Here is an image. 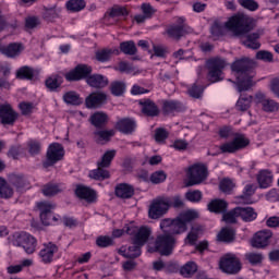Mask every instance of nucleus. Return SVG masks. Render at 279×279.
I'll return each instance as SVG.
<instances>
[{
	"label": "nucleus",
	"instance_id": "nucleus-13",
	"mask_svg": "<svg viewBox=\"0 0 279 279\" xmlns=\"http://www.w3.org/2000/svg\"><path fill=\"white\" fill-rule=\"evenodd\" d=\"M93 73V68L86 64H78L72 71L65 74L66 82H80Z\"/></svg>",
	"mask_w": 279,
	"mask_h": 279
},
{
	"label": "nucleus",
	"instance_id": "nucleus-50",
	"mask_svg": "<svg viewBox=\"0 0 279 279\" xmlns=\"http://www.w3.org/2000/svg\"><path fill=\"white\" fill-rule=\"evenodd\" d=\"M141 247L142 245L134 244L129 246L126 253H123L124 258H138L141 256Z\"/></svg>",
	"mask_w": 279,
	"mask_h": 279
},
{
	"label": "nucleus",
	"instance_id": "nucleus-60",
	"mask_svg": "<svg viewBox=\"0 0 279 279\" xmlns=\"http://www.w3.org/2000/svg\"><path fill=\"white\" fill-rule=\"evenodd\" d=\"M236 217H239V213H236V207H235L229 213L223 214L222 221L226 223H236Z\"/></svg>",
	"mask_w": 279,
	"mask_h": 279
},
{
	"label": "nucleus",
	"instance_id": "nucleus-48",
	"mask_svg": "<svg viewBox=\"0 0 279 279\" xmlns=\"http://www.w3.org/2000/svg\"><path fill=\"white\" fill-rule=\"evenodd\" d=\"M94 135L96 143H104V141H110L114 136V131H96Z\"/></svg>",
	"mask_w": 279,
	"mask_h": 279
},
{
	"label": "nucleus",
	"instance_id": "nucleus-30",
	"mask_svg": "<svg viewBox=\"0 0 279 279\" xmlns=\"http://www.w3.org/2000/svg\"><path fill=\"white\" fill-rule=\"evenodd\" d=\"M236 236V231L232 227H225L218 233V241L222 243H232Z\"/></svg>",
	"mask_w": 279,
	"mask_h": 279
},
{
	"label": "nucleus",
	"instance_id": "nucleus-23",
	"mask_svg": "<svg viewBox=\"0 0 279 279\" xmlns=\"http://www.w3.org/2000/svg\"><path fill=\"white\" fill-rule=\"evenodd\" d=\"M252 101H254V96L250 94H241L235 104V110L239 112H247V109L252 108Z\"/></svg>",
	"mask_w": 279,
	"mask_h": 279
},
{
	"label": "nucleus",
	"instance_id": "nucleus-45",
	"mask_svg": "<svg viewBox=\"0 0 279 279\" xmlns=\"http://www.w3.org/2000/svg\"><path fill=\"white\" fill-rule=\"evenodd\" d=\"M66 8L70 12H82L86 8V1L84 0H69Z\"/></svg>",
	"mask_w": 279,
	"mask_h": 279
},
{
	"label": "nucleus",
	"instance_id": "nucleus-21",
	"mask_svg": "<svg viewBox=\"0 0 279 279\" xmlns=\"http://www.w3.org/2000/svg\"><path fill=\"white\" fill-rule=\"evenodd\" d=\"M256 178L259 189H269L274 182V174L268 169L259 170Z\"/></svg>",
	"mask_w": 279,
	"mask_h": 279
},
{
	"label": "nucleus",
	"instance_id": "nucleus-35",
	"mask_svg": "<svg viewBox=\"0 0 279 279\" xmlns=\"http://www.w3.org/2000/svg\"><path fill=\"white\" fill-rule=\"evenodd\" d=\"M106 167L98 166L97 169H94L89 172V178L92 180H97L99 182H104V180H108L110 178V171L106 170Z\"/></svg>",
	"mask_w": 279,
	"mask_h": 279
},
{
	"label": "nucleus",
	"instance_id": "nucleus-59",
	"mask_svg": "<svg viewBox=\"0 0 279 279\" xmlns=\"http://www.w3.org/2000/svg\"><path fill=\"white\" fill-rule=\"evenodd\" d=\"M113 243L114 241L112 238L108 235H100L96 239V245H98V247H110V245H113Z\"/></svg>",
	"mask_w": 279,
	"mask_h": 279
},
{
	"label": "nucleus",
	"instance_id": "nucleus-22",
	"mask_svg": "<svg viewBox=\"0 0 279 279\" xmlns=\"http://www.w3.org/2000/svg\"><path fill=\"white\" fill-rule=\"evenodd\" d=\"M149 236H151V228L141 227L133 238V243L143 247L149 241Z\"/></svg>",
	"mask_w": 279,
	"mask_h": 279
},
{
	"label": "nucleus",
	"instance_id": "nucleus-32",
	"mask_svg": "<svg viewBox=\"0 0 279 279\" xmlns=\"http://www.w3.org/2000/svg\"><path fill=\"white\" fill-rule=\"evenodd\" d=\"M128 85L123 81H113L110 83L109 89L113 97H123L125 95V90Z\"/></svg>",
	"mask_w": 279,
	"mask_h": 279
},
{
	"label": "nucleus",
	"instance_id": "nucleus-28",
	"mask_svg": "<svg viewBox=\"0 0 279 279\" xmlns=\"http://www.w3.org/2000/svg\"><path fill=\"white\" fill-rule=\"evenodd\" d=\"M10 182L12 186L16 189V191H25V189H29V181L22 174H13L10 178Z\"/></svg>",
	"mask_w": 279,
	"mask_h": 279
},
{
	"label": "nucleus",
	"instance_id": "nucleus-6",
	"mask_svg": "<svg viewBox=\"0 0 279 279\" xmlns=\"http://www.w3.org/2000/svg\"><path fill=\"white\" fill-rule=\"evenodd\" d=\"M219 267L223 274L236 276L243 269V264L235 254L228 253L220 258Z\"/></svg>",
	"mask_w": 279,
	"mask_h": 279
},
{
	"label": "nucleus",
	"instance_id": "nucleus-42",
	"mask_svg": "<svg viewBox=\"0 0 279 279\" xmlns=\"http://www.w3.org/2000/svg\"><path fill=\"white\" fill-rule=\"evenodd\" d=\"M89 121L95 128H104L108 121V116L102 112H96L90 117Z\"/></svg>",
	"mask_w": 279,
	"mask_h": 279
},
{
	"label": "nucleus",
	"instance_id": "nucleus-14",
	"mask_svg": "<svg viewBox=\"0 0 279 279\" xmlns=\"http://www.w3.org/2000/svg\"><path fill=\"white\" fill-rule=\"evenodd\" d=\"M19 119V113L12 109L10 104L0 105V121L2 125H14Z\"/></svg>",
	"mask_w": 279,
	"mask_h": 279
},
{
	"label": "nucleus",
	"instance_id": "nucleus-17",
	"mask_svg": "<svg viewBox=\"0 0 279 279\" xmlns=\"http://www.w3.org/2000/svg\"><path fill=\"white\" fill-rule=\"evenodd\" d=\"M106 101H108V96L104 92L92 93L85 99L87 108H101Z\"/></svg>",
	"mask_w": 279,
	"mask_h": 279
},
{
	"label": "nucleus",
	"instance_id": "nucleus-36",
	"mask_svg": "<svg viewBox=\"0 0 279 279\" xmlns=\"http://www.w3.org/2000/svg\"><path fill=\"white\" fill-rule=\"evenodd\" d=\"M63 101L68 104V106H82L84 100L80 97V94L76 92H66L63 95Z\"/></svg>",
	"mask_w": 279,
	"mask_h": 279
},
{
	"label": "nucleus",
	"instance_id": "nucleus-31",
	"mask_svg": "<svg viewBox=\"0 0 279 279\" xmlns=\"http://www.w3.org/2000/svg\"><path fill=\"white\" fill-rule=\"evenodd\" d=\"M167 34L170 38H173V40H180L182 36H186V27L182 24H173L167 29Z\"/></svg>",
	"mask_w": 279,
	"mask_h": 279
},
{
	"label": "nucleus",
	"instance_id": "nucleus-34",
	"mask_svg": "<svg viewBox=\"0 0 279 279\" xmlns=\"http://www.w3.org/2000/svg\"><path fill=\"white\" fill-rule=\"evenodd\" d=\"M256 193V185L255 184H246L243 191V194L238 196V204H251L250 197Z\"/></svg>",
	"mask_w": 279,
	"mask_h": 279
},
{
	"label": "nucleus",
	"instance_id": "nucleus-56",
	"mask_svg": "<svg viewBox=\"0 0 279 279\" xmlns=\"http://www.w3.org/2000/svg\"><path fill=\"white\" fill-rule=\"evenodd\" d=\"M238 3H240L244 10H248L250 12H256L259 8L258 2L255 0H238Z\"/></svg>",
	"mask_w": 279,
	"mask_h": 279
},
{
	"label": "nucleus",
	"instance_id": "nucleus-52",
	"mask_svg": "<svg viewBox=\"0 0 279 279\" xmlns=\"http://www.w3.org/2000/svg\"><path fill=\"white\" fill-rule=\"evenodd\" d=\"M202 197L203 194L199 190H193L185 193V199H187V202H192L193 204L202 202Z\"/></svg>",
	"mask_w": 279,
	"mask_h": 279
},
{
	"label": "nucleus",
	"instance_id": "nucleus-27",
	"mask_svg": "<svg viewBox=\"0 0 279 279\" xmlns=\"http://www.w3.org/2000/svg\"><path fill=\"white\" fill-rule=\"evenodd\" d=\"M116 195L121 199H130L134 195V187L126 183H120L116 186Z\"/></svg>",
	"mask_w": 279,
	"mask_h": 279
},
{
	"label": "nucleus",
	"instance_id": "nucleus-33",
	"mask_svg": "<svg viewBox=\"0 0 279 279\" xmlns=\"http://www.w3.org/2000/svg\"><path fill=\"white\" fill-rule=\"evenodd\" d=\"M24 49L25 47L21 44L12 43L5 47L4 56L7 58H19V56H21V52H23Z\"/></svg>",
	"mask_w": 279,
	"mask_h": 279
},
{
	"label": "nucleus",
	"instance_id": "nucleus-54",
	"mask_svg": "<svg viewBox=\"0 0 279 279\" xmlns=\"http://www.w3.org/2000/svg\"><path fill=\"white\" fill-rule=\"evenodd\" d=\"M165 199L168 201V208H184V201H182V197L177 195L172 197H165Z\"/></svg>",
	"mask_w": 279,
	"mask_h": 279
},
{
	"label": "nucleus",
	"instance_id": "nucleus-10",
	"mask_svg": "<svg viewBox=\"0 0 279 279\" xmlns=\"http://www.w3.org/2000/svg\"><path fill=\"white\" fill-rule=\"evenodd\" d=\"M62 158H64V147L61 146L60 143H52L48 147L44 167L46 169L48 167H53V165H56V162H59V160H62Z\"/></svg>",
	"mask_w": 279,
	"mask_h": 279
},
{
	"label": "nucleus",
	"instance_id": "nucleus-37",
	"mask_svg": "<svg viewBox=\"0 0 279 279\" xmlns=\"http://www.w3.org/2000/svg\"><path fill=\"white\" fill-rule=\"evenodd\" d=\"M128 14H130V12H128L125 7L114 5L105 14V19H119L121 16H128Z\"/></svg>",
	"mask_w": 279,
	"mask_h": 279
},
{
	"label": "nucleus",
	"instance_id": "nucleus-7",
	"mask_svg": "<svg viewBox=\"0 0 279 279\" xmlns=\"http://www.w3.org/2000/svg\"><path fill=\"white\" fill-rule=\"evenodd\" d=\"M208 178V168L204 163H195L187 170V182L185 186L202 184Z\"/></svg>",
	"mask_w": 279,
	"mask_h": 279
},
{
	"label": "nucleus",
	"instance_id": "nucleus-12",
	"mask_svg": "<svg viewBox=\"0 0 279 279\" xmlns=\"http://www.w3.org/2000/svg\"><path fill=\"white\" fill-rule=\"evenodd\" d=\"M169 210V201L165 197L157 198L153 201L149 210L148 217L150 219H160L163 215H167Z\"/></svg>",
	"mask_w": 279,
	"mask_h": 279
},
{
	"label": "nucleus",
	"instance_id": "nucleus-61",
	"mask_svg": "<svg viewBox=\"0 0 279 279\" xmlns=\"http://www.w3.org/2000/svg\"><path fill=\"white\" fill-rule=\"evenodd\" d=\"M43 19L45 21H53L54 19H58V11L53 8H45L43 12Z\"/></svg>",
	"mask_w": 279,
	"mask_h": 279
},
{
	"label": "nucleus",
	"instance_id": "nucleus-29",
	"mask_svg": "<svg viewBox=\"0 0 279 279\" xmlns=\"http://www.w3.org/2000/svg\"><path fill=\"white\" fill-rule=\"evenodd\" d=\"M235 211L245 222L254 221L258 214L252 207H236Z\"/></svg>",
	"mask_w": 279,
	"mask_h": 279
},
{
	"label": "nucleus",
	"instance_id": "nucleus-40",
	"mask_svg": "<svg viewBox=\"0 0 279 279\" xmlns=\"http://www.w3.org/2000/svg\"><path fill=\"white\" fill-rule=\"evenodd\" d=\"M114 156H117L116 149L107 150L97 162V167H110V165H112V160H114Z\"/></svg>",
	"mask_w": 279,
	"mask_h": 279
},
{
	"label": "nucleus",
	"instance_id": "nucleus-53",
	"mask_svg": "<svg viewBox=\"0 0 279 279\" xmlns=\"http://www.w3.org/2000/svg\"><path fill=\"white\" fill-rule=\"evenodd\" d=\"M8 27H11V29H16V27H19V22L14 21L9 23L5 15H3V13L0 11V32L8 29Z\"/></svg>",
	"mask_w": 279,
	"mask_h": 279
},
{
	"label": "nucleus",
	"instance_id": "nucleus-18",
	"mask_svg": "<svg viewBox=\"0 0 279 279\" xmlns=\"http://www.w3.org/2000/svg\"><path fill=\"white\" fill-rule=\"evenodd\" d=\"M116 130L121 134H134L136 131V121L132 118H122L116 123Z\"/></svg>",
	"mask_w": 279,
	"mask_h": 279
},
{
	"label": "nucleus",
	"instance_id": "nucleus-57",
	"mask_svg": "<svg viewBox=\"0 0 279 279\" xmlns=\"http://www.w3.org/2000/svg\"><path fill=\"white\" fill-rule=\"evenodd\" d=\"M165 180H167V173L162 170L155 171L150 174V182L153 184H161Z\"/></svg>",
	"mask_w": 279,
	"mask_h": 279
},
{
	"label": "nucleus",
	"instance_id": "nucleus-58",
	"mask_svg": "<svg viewBox=\"0 0 279 279\" xmlns=\"http://www.w3.org/2000/svg\"><path fill=\"white\" fill-rule=\"evenodd\" d=\"M245 258L251 265H260L264 257L260 253H246Z\"/></svg>",
	"mask_w": 279,
	"mask_h": 279
},
{
	"label": "nucleus",
	"instance_id": "nucleus-46",
	"mask_svg": "<svg viewBox=\"0 0 279 279\" xmlns=\"http://www.w3.org/2000/svg\"><path fill=\"white\" fill-rule=\"evenodd\" d=\"M62 187L57 184H47L43 187V194L45 197H53L54 195H58V193H62Z\"/></svg>",
	"mask_w": 279,
	"mask_h": 279
},
{
	"label": "nucleus",
	"instance_id": "nucleus-20",
	"mask_svg": "<svg viewBox=\"0 0 279 279\" xmlns=\"http://www.w3.org/2000/svg\"><path fill=\"white\" fill-rule=\"evenodd\" d=\"M140 106H142V112L146 117H158L160 114V109L151 99L141 100Z\"/></svg>",
	"mask_w": 279,
	"mask_h": 279
},
{
	"label": "nucleus",
	"instance_id": "nucleus-11",
	"mask_svg": "<svg viewBox=\"0 0 279 279\" xmlns=\"http://www.w3.org/2000/svg\"><path fill=\"white\" fill-rule=\"evenodd\" d=\"M250 145V140H247L244 135H236L233 141L229 143H225L220 146V151L222 154H234L239 151V149H244Z\"/></svg>",
	"mask_w": 279,
	"mask_h": 279
},
{
	"label": "nucleus",
	"instance_id": "nucleus-1",
	"mask_svg": "<svg viewBox=\"0 0 279 279\" xmlns=\"http://www.w3.org/2000/svg\"><path fill=\"white\" fill-rule=\"evenodd\" d=\"M225 27L235 38H242L241 44L247 49H260V43H258L260 34H258V32L250 34V32L256 28L254 19L248 15L236 14L229 17L225 23Z\"/></svg>",
	"mask_w": 279,
	"mask_h": 279
},
{
	"label": "nucleus",
	"instance_id": "nucleus-49",
	"mask_svg": "<svg viewBox=\"0 0 279 279\" xmlns=\"http://www.w3.org/2000/svg\"><path fill=\"white\" fill-rule=\"evenodd\" d=\"M262 110L268 113L278 112L279 104L276 100L268 98L262 106Z\"/></svg>",
	"mask_w": 279,
	"mask_h": 279
},
{
	"label": "nucleus",
	"instance_id": "nucleus-16",
	"mask_svg": "<svg viewBox=\"0 0 279 279\" xmlns=\"http://www.w3.org/2000/svg\"><path fill=\"white\" fill-rule=\"evenodd\" d=\"M75 195L78 199H85L88 204H95L97 202V192L88 186L77 185Z\"/></svg>",
	"mask_w": 279,
	"mask_h": 279
},
{
	"label": "nucleus",
	"instance_id": "nucleus-44",
	"mask_svg": "<svg viewBox=\"0 0 279 279\" xmlns=\"http://www.w3.org/2000/svg\"><path fill=\"white\" fill-rule=\"evenodd\" d=\"M12 195H14L12 187L8 185L4 179L0 178V197L2 199H10Z\"/></svg>",
	"mask_w": 279,
	"mask_h": 279
},
{
	"label": "nucleus",
	"instance_id": "nucleus-19",
	"mask_svg": "<svg viewBox=\"0 0 279 279\" xmlns=\"http://www.w3.org/2000/svg\"><path fill=\"white\" fill-rule=\"evenodd\" d=\"M58 252V246L51 242L45 244V247L39 252V257L41 260L49 265V263L53 262V254Z\"/></svg>",
	"mask_w": 279,
	"mask_h": 279
},
{
	"label": "nucleus",
	"instance_id": "nucleus-24",
	"mask_svg": "<svg viewBox=\"0 0 279 279\" xmlns=\"http://www.w3.org/2000/svg\"><path fill=\"white\" fill-rule=\"evenodd\" d=\"M184 106L178 100H165L162 104L163 114H173V112H182Z\"/></svg>",
	"mask_w": 279,
	"mask_h": 279
},
{
	"label": "nucleus",
	"instance_id": "nucleus-2",
	"mask_svg": "<svg viewBox=\"0 0 279 279\" xmlns=\"http://www.w3.org/2000/svg\"><path fill=\"white\" fill-rule=\"evenodd\" d=\"M254 61L250 58H241L235 60L231 64V71L235 73L238 83V92L245 93V90H250L254 84L252 80L254 78Z\"/></svg>",
	"mask_w": 279,
	"mask_h": 279
},
{
	"label": "nucleus",
	"instance_id": "nucleus-47",
	"mask_svg": "<svg viewBox=\"0 0 279 279\" xmlns=\"http://www.w3.org/2000/svg\"><path fill=\"white\" fill-rule=\"evenodd\" d=\"M112 53H117L119 56V50H112V49H105L96 52V60L98 62H108L110 58H112Z\"/></svg>",
	"mask_w": 279,
	"mask_h": 279
},
{
	"label": "nucleus",
	"instance_id": "nucleus-64",
	"mask_svg": "<svg viewBox=\"0 0 279 279\" xmlns=\"http://www.w3.org/2000/svg\"><path fill=\"white\" fill-rule=\"evenodd\" d=\"M141 10L143 14L146 15L148 19H151V16H154V14L156 13V9L149 3H143Z\"/></svg>",
	"mask_w": 279,
	"mask_h": 279
},
{
	"label": "nucleus",
	"instance_id": "nucleus-39",
	"mask_svg": "<svg viewBox=\"0 0 279 279\" xmlns=\"http://www.w3.org/2000/svg\"><path fill=\"white\" fill-rule=\"evenodd\" d=\"M120 51L125 56H136L138 49L133 40H129L120 44Z\"/></svg>",
	"mask_w": 279,
	"mask_h": 279
},
{
	"label": "nucleus",
	"instance_id": "nucleus-38",
	"mask_svg": "<svg viewBox=\"0 0 279 279\" xmlns=\"http://www.w3.org/2000/svg\"><path fill=\"white\" fill-rule=\"evenodd\" d=\"M16 77L17 80H34V77H36V71L25 65L17 70Z\"/></svg>",
	"mask_w": 279,
	"mask_h": 279
},
{
	"label": "nucleus",
	"instance_id": "nucleus-4",
	"mask_svg": "<svg viewBox=\"0 0 279 279\" xmlns=\"http://www.w3.org/2000/svg\"><path fill=\"white\" fill-rule=\"evenodd\" d=\"M208 70L207 80L211 84L223 82V69L228 66V61L221 57H213L206 61Z\"/></svg>",
	"mask_w": 279,
	"mask_h": 279
},
{
	"label": "nucleus",
	"instance_id": "nucleus-9",
	"mask_svg": "<svg viewBox=\"0 0 279 279\" xmlns=\"http://www.w3.org/2000/svg\"><path fill=\"white\" fill-rule=\"evenodd\" d=\"M13 236V245L23 247L26 254H34L36 252V238L25 232L15 233Z\"/></svg>",
	"mask_w": 279,
	"mask_h": 279
},
{
	"label": "nucleus",
	"instance_id": "nucleus-43",
	"mask_svg": "<svg viewBox=\"0 0 279 279\" xmlns=\"http://www.w3.org/2000/svg\"><path fill=\"white\" fill-rule=\"evenodd\" d=\"M45 84H46V88H48V90H51L53 93L58 90L60 86H62V77L50 76L46 80Z\"/></svg>",
	"mask_w": 279,
	"mask_h": 279
},
{
	"label": "nucleus",
	"instance_id": "nucleus-55",
	"mask_svg": "<svg viewBox=\"0 0 279 279\" xmlns=\"http://www.w3.org/2000/svg\"><path fill=\"white\" fill-rule=\"evenodd\" d=\"M187 93L190 97H193V99H202V95H204V87L193 84L189 89Z\"/></svg>",
	"mask_w": 279,
	"mask_h": 279
},
{
	"label": "nucleus",
	"instance_id": "nucleus-63",
	"mask_svg": "<svg viewBox=\"0 0 279 279\" xmlns=\"http://www.w3.org/2000/svg\"><path fill=\"white\" fill-rule=\"evenodd\" d=\"M257 60H264V62H274V54L267 50H262L256 53Z\"/></svg>",
	"mask_w": 279,
	"mask_h": 279
},
{
	"label": "nucleus",
	"instance_id": "nucleus-62",
	"mask_svg": "<svg viewBox=\"0 0 279 279\" xmlns=\"http://www.w3.org/2000/svg\"><path fill=\"white\" fill-rule=\"evenodd\" d=\"M169 138V132L165 129L155 130V141L156 143H165Z\"/></svg>",
	"mask_w": 279,
	"mask_h": 279
},
{
	"label": "nucleus",
	"instance_id": "nucleus-51",
	"mask_svg": "<svg viewBox=\"0 0 279 279\" xmlns=\"http://www.w3.org/2000/svg\"><path fill=\"white\" fill-rule=\"evenodd\" d=\"M234 182L230 179H223L219 184L220 191L227 195H230L234 191Z\"/></svg>",
	"mask_w": 279,
	"mask_h": 279
},
{
	"label": "nucleus",
	"instance_id": "nucleus-8",
	"mask_svg": "<svg viewBox=\"0 0 279 279\" xmlns=\"http://www.w3.org/2000/svg\"><path fill=\"white\" fill-rule=\"evenodd\" d=\"M37 208L40 211L39 217L44 226H51L53 221H58V217L53 216V210H56V203L52 202H39L37 203Z\"/></svg>",
	"mask_w": 279,
	"mask_h": 279
},
{
	"label": "nucleus",
	"instance_id": "nucleus-3",
	"mask_svg": "<svg viewBox=\"0 0 279 279\" xmlns=\"http://www.w3.org/2000/svg\"><path fill=\"white\" fill-rule=\"evenodd\" d=\"M197 217H199L197 211L189 210L181 214L175 219H162L160 221V230L170 234L171 236H175V234H182L187 230L186 223H190V221H193V219H197Z\"/></svg>",
	"mask_w": 279,
	"mask_h": 279
},
{
	"label": "nucleus",
	"instance_id": "nucleus-26",
	"mask_svg": "<svg viewBox=\"0 0 279 279\" xmlns=\"http://www.w3.org/2000/svg\"><path fill=\"white\" fill-rule=\"evenodd\" d=\"M207 208L209 213H216L217 215H221L228 210V202L225 199H213L208 205Z\"/></svg>",
	"mask_w": 279,
	"mask_h": 279
},
{
	"label": "nucleus",
	"instance_id": "nucleus-5",
	"mask_svg": "<svg viewBox=\"0 0 279 279\" xmlns=\"http://www.w3.org/2000/svg\"><path fill=\"white\" fill-rule=\"evenodd\" d=\"M174 248L175 236L163 232L156 238L155 247L148 248V252H159L161 256H171Z\"/></svg>",
	"mask_w": 279,
	"mask_h": 279
},
{
	"label": "nucleus",
	"instance_id": "nucleus-25",
	"mask_svg": "<svg viewBox=\"0 0 279 279\" xmlns=\"http://www.w3.org/2000/svg\"><path fill=\"white\" fill-rule=\"evenodd\" d=\"M86 82L92 88H106L108 86V78L101 74H93L87 77Z\"/></svg>",
	"mask_w": 279,
	"mask_h": 279
},
{
	"label": "nucleus",
	"instance_id": "nucleus-41",
	"mask_svg": "<svg viewBox=\"0 0 279 279\" xmlns=\"http://www.w3.org/2000/svg\"><path fill=\"white\" fill-rule=\"evenodd\" d=\"M196 272L197 264H195V262H187L180 268V274L183 276V278H191Z\"/></svg>",
	"mask_w": 279,
	"mask_h": 279
},
{
	"label": "nucleus",
	"instance_id": "nucleus-15",
	"mask_svg": "<svg viewBox=\"0 0 279 279\" xmlns=\"http://www.w3.org/2000/svg\"><path fill=\"white\" fill-rule=\"evenodd\" d=\"M274 236L271 230H262L255 233L251 241L252 247H256L257 250H263V247H267L269 245V239Z\"/></svg>",
	"mask_w": 279,
	"mask_h": 279
}]
</instances>
